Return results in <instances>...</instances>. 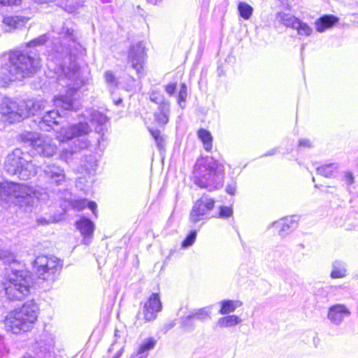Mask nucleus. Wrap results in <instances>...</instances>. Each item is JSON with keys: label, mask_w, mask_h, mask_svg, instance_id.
<instances>
[{"label": "nucleus", "mask_w": 358, "mask_h": 358, "mask_svg": "<svg viewBox=\"0 0 358 358\" xmlns=\"http://www.w3.org/2000/svg\"><path fill=\"white\" fill-rule=\"evenodd\" d=\"M71 22H66L62 27L55 30L59 34V40L52 43V47L48 54V67L52 69L58 75V85L66 88V94L55 96L54 106L57 110H48L43 116L40 127L41 129L47 126L52 128L53 125L59 124L62 113L59 109L63 110H75L79 109L80 106L78 101L71 97L73 92L78 90L85 84V80L80 76L79 68L73 60L71 54L72 46H76V37L74 30L70 27Z\"/></svg>", "instance_id": "f257e3e1"}, {"label": "nucleus", "mask_w": 358, "mask_h": 358, "mask_svg": "<svg viewBox=\"0 0 358 358\" xmlns=\"http://www.w3.org/2000/svg\"><path fill=\"white\" fill-rule=\"evenodd\" d=\"M40 67V59L36 54L15 51L10 55L8 62L1 68L0 74L6 80H21L33 75Z\"/></svg>", "instance_id": "f03ea898"}, {"label": "nucleus", "mask_w": 358, "mask_h": 358, "mask_svg": "<svg viewBox=\"0 0 358 358\" xmlns=\"http://www.w3.org/2000/svg\"><path fill=\"white\" fill-rule=\"evenodd\" d=\"M91 131V128L86 122H80L66 127H62L59 132L57 138L62 142L71 141L72 145H70L69 148H63L61 153L62 158L67 161L74 153L87 148L90 145L87 136Z\"/></svg>", "instance_id": "7ed1b4c3"}, {"label": "nucleus", "mask_w": 358, "mask_h": 358, "mask_svg": "<svg viewBox=\"0 0 358 358\" xmlns=\"http://www.w3.org/2000/svg\"><path fill=\"white\" fill-rule=\"evenodd\" d=\"M47 194L42 189H34L25 184L4 182L0 185V198L4 202H24L27 206H33L35 200H43Z\"/></svg>", "instance_id": "20e7f679"}, {"label": "nucleus", "mask_w": 358, "mask_h": 358, "mask_svg": "<svg viewBox=\"0 0 358 358\" xmlns=\"http://www.w3.org/2000/svg\"><path fill=\"white\" fill-rule=\"evenodd\" d=\"M38 307L34 300L24 303L21 308L10 311L5 319L7 331L20 334L28 331L38 317Z\"/></svg>", "instance_id": "39448f33"}, {"label": "nucleus", "mask_w": 358, "mask_h": 358, "mask_svg": "<svg viewBox=\"0 0 358 358\" xmlns=\"http://www.w3.org/2000/svg\"><path fill=\"white\" fill-rule=\"evenodd\" d=\"M11 273L3 282L6 295L10 300H22L30 293L33 285V279L30 273L26 270H18L10 267Z\"/></svg>", "instance_id": "423d86ee"}, {"label": "nucleus", "mask_w": 358, "mask_h": 358, "mask_svg": "<svg viewBox=\"0 0 358 358\" xmlns=\"http://www.w3.org/2000/svg\"><path fill=\"white\" fill-rule=\"evenodd\" d=\"M197 164L196 167H197ZM194 182L201 188L209 191L221 188L223 186L224 178V165L212 159L203 166L196 168Z\"/></svg>", "instance_id": "0eeeda50"}, {"label": "nucleus", "mask_w": 358, "mask_h": 358, "mask_svg": "<svg viewBox=\"0 0 358 358\" xmlns=\"http://www.w3.org/2000/svg\"><path fill=\"white\" fill-rule=\"evenodd\" d=\"M38 166L33 163L31 156L20 148L15 149L7 155L5 169L13 176L22 180H28L37 173Z\"/></svg>", "instance_id": "6e6552de"}, {"label": "nucleus", "mask_w": 358, "mask_h": 358, "mask_svg": "<svg viewBox=\"0 0 358 358\" xmlns=\"http://www.w3.org/2000/svg\"><path fill=\"white\" fill-rule=\"evenodd\" d=\"M17 140L29 144L33 153L40 156L52 157L57 150V146L50 137L37 132L24 131L19 134Z\"/></svg>", "instance_id": "1a4fd4ad"}, {"label": "nucleus", "mask_w": 358, "mask_h": 358, "mask_svg": "<svg viewBox=\"0 0 358 358\" xmlns=\"http://www.w3.org/2000/svg\"><path fill=\"white\" fill-rule=\"evenodd\" d=\"M38 278L44 280L53 281L62 269L59 259L54 256H38L34 262Z\"/></svg>", "instance_id": "9d476101"}, {"label": "nucleus", "mask_w": 358, "mask_h": 358, "mask_svg": "<svg viewBox=\"0 0 358 358\" xmlns=\"http://www.w3.org/2000/svg\"><path fill=\"white\" fill-rule=\"evenodd\" d=\"M215 206V200L207 195H203L194 204L190 213L189 222L196 224L210 217V213Z\"/></svg>", "instance_id": "9b49d317"}, {"label": "nucleus", "mask_w": 358, "mask_h": 358, "mask_svg": "<svg viewBox=\"0 0 358 358\" xmlns=\"http://www.w3.org/2000/svg\"><path fill=\"white\" fill-rule=\"evenodd\" d=\"M0 113L10 123L20 122L24 118L21 101L17 103L8 98L2 100L0 104Z\"/></svg>", "instance_id": "f8f14e48"}, {"label": "nucleus", "mask_w": 358, "mask_h": 358, "mask_svg": "<svg viewBox=\"0 0 358 358\" xmlns=\"http://www.w3.org/2000/svg\"><path fill=\"white\" fill-rule=\"evenodd\" d=\"M128 60L136 73L143 75V66L146 60L145 48L142 42L132 45L128 52Z\"/></svg>", "instance_id": "ddd939ff"}, {"label": "nucleus", "mask_w": 358, "mask_h": 358, "mask_svg": "<svg viewBox=\"0 0 358 358\" xmlns=\"http://www.w3.org/2000/svg\"><path fill=\"white\" fill-rule=\"evenodd\" d=\"M350 315L351 311L346 305L336 303L328 308L327 317L333 325L340 326Z\"/></svg>", "instance_id": "4468645a"}, {"label": "nucleus", "mask_w": 358, "mask_h": 358, "mask_svg": "<svg viewBox=\"0 0 358 358\" xmlns=\"http://www.w3.org/2000/svg\"><path fill=\"white\" fill-rule=\"evenodd\" d=\"M162 310V303L158 294L152 293L143 306L144 319L147 322L156 319L157 315Z\"/></svg>", "instance_id": "2eb2a0df"}, {"label": "nucleus", "mask_w": 358, "mask_h": 358, "mask_svg": "<svg viewBox=\"0 0 358 358\" xmlns=\"http://www.w3.org/2000/svg\"><path fill=\"white\" fill-rule=\"evenodd\" d=\"M85 120H88L92 124H96L95 130L97 133H103L108 121L106 115L95 109L86 110L84 114Z\"/></svg>", "instance_id": "dca6fc26"}, {"label": "nucleus", "mask_w": 358, "mask_h": 358, "mask_svg": "<svg viewBox=\"0 0 358 358\" xmlns=\"http://www.w3.org/2000/svg\"><path fill=\"white\" fill-rule=\"evenodd\" d=\"M43 171L45 178L50 183L61 185L65 181L64 170L56 164L47 165Z\"/></svg>", "instance_id": "f3484780"}, {"label": "nucleus", "mask_w": 358, "mask_h": 358, "mask_svg": "<svg viewBox=\"0 0 358 358\" xmlns=\"http://www.w3.org/2000/svg\"><path fill=\"white\" fill-rule=\"evenodd\" d=\"M296 216L285 217L272 224L273 227L278 229V234L282 237H286L293 229L296 228L298 220Z\"/></svg>", "instance_id": "a211bd4d"}, {"label": "nucleus", "mask_w": 358, "mask_h": 358, "mask_svg": "<svg viewBox=\"0 0 358 358\" xmlns=\"http://www.w3.org/2000/svg\"><path fill=\"white\" fill-rule=\"evenodd\" d=\"M45 105L46 101L43 99L21 101V107L23 108L24 118L29 115H35L41 110L45 109Z\"/></svg>", "instance_id": "6ab92c4d"}, {"label": "nucleus", "mask_w": 358, "mask_h": 358, "mask_svg": "<svg viewBox=\"0 0 358 358\" xmlns=\"http://www.w3.org/2000/svg\"><path fill=\"white\" fill-rule=\"evenodd\" d=\"M76 228L83 236V243L88 245L90 243V238L92 236L94 224L90 219L82 217L76 222Z\"/></svg>", "instance_id": "aec40b11"}, {"label": "nucleus", "mask_w": 358, "mask_h": 358, "mask_svg": "<svg viewBox=\"0 0 358 358\" xmlns=\"http://www.w3.org/2000/svg\"><path fill=\"white\" fill-rule=\"evenodd\" d=\"M38 3L54 2L57 6L62 8L69 13H73L78 6H83L86 0H34Z\"/></svg>", "instance_id": "412c9836"}, {"label": "nucleus", "mask_w": 358, "mask_h": 358, "mask_svg": "<svg viewBox=\"0 0 358 358\" xmlns=\"http://www.w3.org/2000/svg\"><path fill=\"white\" fill-rule=\"evenodd\" d=\"M97 167V160L95 156H85L80 159L78 171L80 173H87L89 176L94 175Z\"/></svg>", "instance_id": "4be33fe9"}, {"label": "nucleus", "mask_w": 358, "mask_h": 358, "mask_svg": "<svg viewBox=\"0 0 358 358\" xmlns=\"http://www.w3.org/2000/svg\"><path fill=\"white\" fill-rule=\"evenodd\" d=\"M28 20V17L16 15L5 17L3 22L6 26L9 27L6 31H10L12 29L24 27Z\"/></svg>", "instance_id": "5701e85b"}, {"label": "nucleus", "mask_w": 358, "mask_h": 358, "mask_svg": "<svg viewBox=\"0 0 358 358\" xmlns=\"http://www.w3.org/2000/svg\"><path fill=\"white\" fill-rule=\"evenodd\" d=\"M338 21L334 15H324L317 19L315 22V28L318 32H324L326 29L332 27Z\"/></svg>", "instance_id": "b1692460"}, {"label": "nucleus", "mask_w": 358, "mask_h": 358, "mask_svg": "<svg viewBox=\"0 0 358 358\" xmlns=\"http://www.w3.org/2000/svg\"><path fill=\"white\" fill-rule=\"evenodd\" d=\"M169 103H164L162 106H159L158 110L155 113V120L158 124L164 126L169 122Z\"/></svg>", "instance_id": "393cba45"}, {"label": "nucleus", "mask_w": 358, "mask_h": 358, "mask_svg": "<svg viewBox=\"0 0 358 358\" xmlns=\"http://www.w3.org/2000/svg\"><path fill=\"white\" fill-rule=\"evenodd\" d=\"M220 310L219 313L221 315H229L234 312L237 308L243 306V302L239 300H222L220 302Z\"/></svg>", "instance_id": "a878e982"}, {"label": "nucleus", "mask_w": 358, "mask_h": 358, "mask_svg": "<svg viewBox=\"0 0 358 358\" xmlns=\"http://www.w3.org/2000/svg\"><path fill=\"white\" fill-rule=\"evenodd\" d=\"M348 274L346 264L340 260H335L332 263V270L330 276L331 278H343Z\"/></svg>", "instance_id": "bb28decb"}, {"label": "nucleus", "mask_w": 358, "mask_h": 358, "mask_svg": "<svg viewBox=\"0 0 358 358\" xmlns=\"http://www.w3.org/2000/svg\"><path fill=\"white\" fill-rule=\"evenodd\" d=\"M71 206L73 208L79 211L88 207L92 210V213L96 217L97 216V206L94 201H89L86 199H74L71 201Z\"/></svg>", "instance_id": "cd10ccee"}, {"label": "nucleus", "mask_w": 358, "mask_h": 358, "mask_svg": "<svg viewBox=\"0 0 358 358\" xmlns=\"http://www.w3.org/2000/svg\"><path fill=\"white\" fill-rule=\"evenodd\" d=\"M242 320L236 315H228L220 317L217 321V325L220 328H229L241 324Z\"/></svg>", "instance_id": "c85d7f7f"}, {"label": "nucleus", "mask_w": 358, "mask_h": 358, "mask_svg": "<svg viewBox=\"0 0 358 358\" xmlns=\"http://www.w3.org/2000/svg\"><path fill=\"white\" fill-rule=\"evenodd\" d=\"M276 19L278 22L284 24L287 27H292L294 29L296 27V24L298 21V18L292 15L289 13H285L282 12H278L276 14Z\"/></svg>", "instance_id": "c756f323"}, {"label": "nucleus", "mask_w": 358, "mask_h": 358, "mask_svg": "<svg viewBox=\"0 0 358 358\" xmlns=\"http://www.w3.org/2000/svg\"><path fill=\"white\" fill-rule=\"evenodd\" d=\"M199 138L202 141L203 148L206 151H210L213 147V137L210 133L204 129H200L197 131Z\"/></svg>", "instance_id": "7c9ffc66"}, {"label": "nucleus", "mask_w": 358, "mask_h": 358, "mask_svg": "<svg viewBox=\"0 0 358 358\" xmlns=\"http://www.w3.org/2000/svg\"><path fill=\"white\" fill-rule=\"evenodd\" d=\"M337 170L338 164L336 163H331L317 167V173L326 178H331L337 172Z\"/></svg>", "instance_id": "2f4dec72"}, {"label": "nucleus", "mask_w": 358, "mask_h": 358, "mask_svg": "<svg viewBox=\"0 0 358 358\" xmlns=\"http://www.w3.org/2000/svg\"><path fill=\"white\" fill-rule=\"evenodd\" d=\"M189 313L194 320L204 322L210 318L211 310L210 307H204L194 309Z\"/></svg>", "instance_id": "473e14b6"}, {"label": "nucleus", "mask_w": 358, "mask_h": 358, "mask_svg": "<svg viewBox=\"0 0 358 358\" xmlns=\"http://www.w3.org/2000/svg\"><path fill=\"white\" fill-rule=\"evenodd\" d=\"M193 316L189 313L188 315L180 318V327L185 331H192L195 328V322Z\"/></svg>", "instance_id": "72a5a7b5"}, {"label": "nucleus", "mask_w": 358, "mask_h": 358, "mask_svg": "<svg viewBox=\"0 0 358 358\" xmlns=\"http://www.w3.org/2000/svg\"><path fill=\"white\" fill-rule=\"evenodd\" d=\"M301 36H309L313 33V29L306 23L298 20L296 27H294Z\"/></svg>", "instance_id": "f704fd0d"}, {"label": "nucleus", "mask_w": 358, "mask_h": 358, "mask_svg": "<svg viewBox=\"0 0 358 358\" xmlns=\"http://www.w3.org/2000/svg\"><path fill=\"white\" fill-rule=\"evenodd\" d=\"M240 15L245 20H248L253 12V8L245 2H240L238 5Z\"/></svg>", "instance_id": "c9c22d12"}, {"label": "nucleus", "mask_w": 358, "mask_h": 358, "mask_svg": "<svg viewBox=\"0 0 358 358\" xmlns=\"http://www.w3.org/2000/svg\"><path fill=\"white\" fill-rule=\"evenodd\" d=\"M155 345V341L152 338L148 339L145 341L140 347L139 350L136 355H145V358L147 357V352L151 349H152Z\"/></svg>", "instance_id": "e433bc0d"}, {"label": "nucleus", "mask_w": 358, "mask_h": 358, "mask_svg": "<svg viewBox=\"0 0 358 358\" xmlns=\"http://www.w3.org/2000/svg\"><path fill=\"white\" fill-rule=\"evenodd\" d=\"M187 96V86L185 83H182L180 85V91L178 95V103L180 108H183L185 107V102L186 101V98Z\"/></svg>", "instance_id": "4c0bfd02"}, {"label": "nucleus", "mask_w": 358, "mask_h": 358, "mask_svg": "<svg viewBox=\"0 0 358 358\" xmlns=\"http://www.w3.org/2000/svg\"><path fill=\"white\" fill-rule=\"evenodd\" d=\"M150 132L155 138L158 148L162 150L164 146V137L161 134V131L158 129H150Z\"/></svg>", "instance_id": "58836bf2"}, {"label": "nucleus", "mask_w": 358, "mask_h": 358, "mask_svg": "<svg viewBox=\"0 0 358 358\" xmlns=\"http://www.w3.org/2000/svg\"><path fill=\"white\" fill-rule=\"evenodd\" d=\"M49 38L50 35L48 34H45L33 39L27 44V45L29 47L41 46L45 44Z\"/></svg>", "instance_id": "ea45409f"}, {"label": "nucleus", "mask_w": 358, "mask_h": 358, "mask_svg": "<svg viewBox=\"0 0 358 358\" xmlns=\"http://www.w3.org/2000/svg\"><path fill=\"white\" fill-rule=\"evenodd\" d=\"M150 99L151 101L159 104V106H162L164 103H169L168 101H165L164 95L159 92H152L150 94Z\"/></svg>", "instance_id": "a19ab883"}, {"label": "nucleus", "mask_w": 358, "mask_h": 358, "mask_svg": "<svg viewBox=\"0 0 358 358\" xmlns=\"http://www.w3.org/2000/svg\"><path fill=\"white\" fill-rule=\"evenodd\" d=\"M0 259L5 264H16V261L15 259V256L13 254L8 252V251L0 252Z\"/></svg>", "instance_id": "79ce46f5"}, {"label": "nucleus", "mask_w": 358, "mask_h": 358, "mask_svg": "<svg viewBox=\"0 0 358 358\" xmlns=\"http://www.w3.org/2000/svg\"><path fill=\"white\" fill-rule=\"evenodd\" d=\"M196 231L193 230L189 232L185 239L182 243V247L187 248L194 244L196 238Z\"/></svg>", "instance_id": "37998d69"}, {"label": "nucleus", "mask_w": 358, "mask_h": 358, "mask_svg": "<svg viewBox=\"0 0 358 358\" xmlns=\"http://www.w3.org/2000/svg\"><path fill=\"white\" fill-rule=\"evenodd\" d=\"M233 214V210L231 207L220 206L219 216L222 218H228Z\"/></svg>", "instance_id": "c03bdc74"}, {"label": "nucleus", "mask_w": 358, "mask_h": 358, "mask_svg": "<svg viewBox=\"0 0 358 358\" xmlns=\"http://www.w3.org/2000/svg\"><path fill=\"white\" fill-rule=\"evenodd\" d=\"M104 77L106 82L111 85V86H115L117 85V80L115 78V75L110 71H107L104 73Z\"/></svg>", "instance_id": "a18cd8bd"}, {"label": "nucleus", "mask_w": 358, "mask_h": 358, "mask_svg": "<svg viewBox=\"0 0 358 358\" xmlns=\"http://www.w3.org/2000/svg\"><path fill=\"white\" fill-rule=\"evenodd\" d=\"M343 180L347 185H352L354 182V176L351 172H345L343 176Z\"/></svg>", "instance_id": "49530a36"}, {"label": "nucleus", "mask_w": 358, "mask_h": 358, "mask_svg": "<svg viewBox=\"0 0 358 358\" xmlns=\"http://www.w3.org/2000/svg\"><path fill=\"white\" fill-rule=\"evenodd\" d=\"M176 88V83H171L165 87V90L169 95H173L175 93Z\"/></svg>", "instance_id": "de8ad7c7"}, {"label": "nucleus", "mask_w": 358, "mask_h": 358, "mask_svg": "<svg viewBox=\"0 0 358 358\" xmlns=\"http://www.w3.org/2000/svg\"><path fill=\"white\" fill-rule=\"evenodd\" d=\"M299 145L300 147H303V148H311L312 143L308 139H306V138L300 139L299 141Z\"/></svg>", "instance_id": "09e8293b"}, {"label": "nucleus", "mask_w": 358, "mask_h": 358, "mask_svg": "<svg viewBox=\"0 0 358 358\" xmlns=\"http://www.w3.org/2000/svg\"><path fill=\"white\" fill-rule=\"evenodd\" d=\"M22 0H0V3L4 6L17 5L21 2Z\"/></svg>", "instance_id": "8fccbe9b"}, {"label": "nucleus", "mask_w": 358, "mask_h": 358, "mask_svg": "<svg viewBox=\"0 0 358 358\" xmlns=\"http://www.w3.org/2000/svg\"><path fill=\"white\" fill-rule=\"evenodd\" d=\"M236 184L234 183L227 185V186L226 187V191L230 195H234L236 193Z\"/></svg>", "instance_id": "3c124183"}, {"label": "nucleus", "mask_w": 358, "mask_h": 358, "mask_svg": "<svg viewBox=\"0 0 358 358\" xmlns=\"http://www.w3.org/2000/svg\"><path fill=\"white\" fill-rule=\"evenodd\" d=\"M7 352L3 338L0 336V358Z\"/></svg>", "instance_id": "603ef678"}, {"label": "nucleus", "mask_w": 358, "mask_h": 358, "mask_svg": "<svg viewBox=\"0 0 358 358\" xmlns=\"http://www.w3.org/2000/svg\"><path fill=\"white\" fill-rule=\"evenodd\" d=\"M84 182H88V181L85 180V178H83L81 177L78 178L76 180V186L80 189H83V184L84 183Z\"/></svg>", "instance_id": "864d4df0"}, {"label": "nucleus", "mask_w": 358, "mask_h": 358, "mask_svg": "<svg viewBox=\"0 0 358 358\" xmlns=\"http://www.w3.org/2000/svg\"><path fill=\"white\" fill-rule=\"evenodd\" d=\"M37 223L40 225H46L48 224L50 222L44 217H40L37 219Z\"/></svg>", "instance_id": "5fc2aeb1"}, {"label": "nucleus", "mask_w": 358, "mask_h": 358, "mask_svg": "<svg viewBox=\"0 0 358 358\" xmlns=\"http://www.w3.org/2000/svg\"><path fill=\"white\" fill-rule=\"evenodd\" d=\"M278 151V149L277 148H273L271 149V150L268 151L267 152H266L263 156L264 157H267V156H271V155H273L274 154L276 153V152Z\"/></svg>", "instance_id": "6e6d98bb"}, {"label": "nucleus", "mask_w": 358, "mask_h": 358, "mask_svg": "<svg viewBox=\"0 0 358 358\" xmlns=\"http://www.w3.org/2000/svg\"><path fill=\"white\" fill-rule=\"evenodd\" d=\"M146 1L149 3L155 5V6L159 5L163 1V0H146Z\"/></svg>", "instance_id": "4d7b16f0"}, {"label": "nucleus", "mask_w": 358, "mask_h": 358, "mask_svg": "<svg viewBox=\"0 0 358 358\" xmlns=\"http://www.w3.org/2000/svg\"><path fill=\"white\" fill-rule=\"evenodd\" d=\"M124 352V348H122L113 358H120Z\"/></svg>", "instance_id": "13d9d810"}, {"label": "nucleus", "mask_w": 358, "mask_h": 358, "mask_svg": "<svg viewBox=\"0 0 358 358\" xmlns=\"http://www.w3.org/2000/svg\"><path fill=\"white\" fill-rule=\"evenodd\" d=\"M130 358H145V355H133Z\"/></svg>", "instance_id": "bf43d9fd"}]
</instances>
